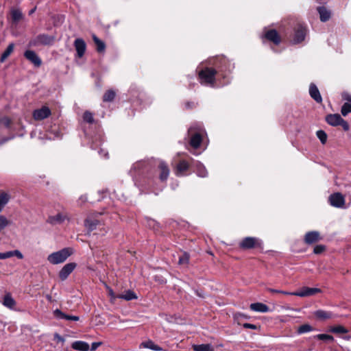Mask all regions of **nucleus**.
I'll return each mask as SVG.
<instances>
[{"label": "nucleus", "mask_w": 351, "mask_h": 351, "mask_svg": "<svg viewBox=\"0 0 351 351\" xmlns=\"http://www.w3.org/2000/svg\"><path fill=\"white\" fill-rule=\"evenodd\" d=\"M267 291H269V292H271V293H273V292H278V293L280 292L278 290H274V289H268Z\"/></svg>", "instance_id": "bf43d9fd"}, {"label": "nucleus", "mask_w": 351, "mask_h": 351, "mask_svg": "<svg viewBox=\"0 0 351 351\" xmlns=\"http://www.w3.org/2000/svg\"><path fill=\"white\" fill-rule=\"evenodd\" d=\"M351 112V104L348 102H346L341 106V113L343 117L347 116L349 113Z\"/></svg>", "instance_id": "e433bc0d"}, {"label": "nucleus", "mask_w": 351, "mask_h": 351, "mask_svg": "<svg viewBox=\"0 0 351 351\" xmlns=\"http://www.w3.org/2000/svg\"><path fill=\"white\" fill-rule=\"evenodd\" d=\"M221 60H223V62H226V59L225 58H221Z\"/></svg>", "instance_id": "338daca9"}, {"label": "nucleus", "mask_w": 351, "mask_h": 351, "mask_svg": "<svg viewBox=\"0 0 351 351\" xmlns=\"http://www.w3.org/2000/svg\"><path fill=\"white\" fill-rule=\"evenodd\" d=\"M190 260V254L184 252L182 255L179 258L178 264L180 265H188Z\"/></svg>", "instance_id": "f704fd0d"}, {"label": "nucleus", "mask_w": 351, "mask_h": 351, "mask_svg": "<svg viewBox=\"0 0 351 351\" xmlns=\"http://www.w3.org/2000/svg\"><path fill=\"white\" fill-rule=\"evenodd\" d=\"M326 250L324 245H317L313 249V253L315 254H320Z\"/></svg>", "instance_id": "49530a36"}, {"label": "nucleus", "mask_w": 351, "mask_h": 351, "mask_svg": "<svg viewBox=\"0 0 351 351\" xmlns=\"http://www.w3.org/2000/svg\"><path fill=\"white\" fill-rule=\"evenodd\" d=\"M325 120L330 125H341L344 131H348L350 129L348 123L342 119L339 114H329L326 115Z\"/></svg>", "instance_id": "7ed1b4c3"}, {"label": "nucleus", "mask_w": 351, "mask_h": 351, "mask_svg": "<svg viewBox=\"0 0 351 351\" xmlns=\"http://www.w3.org/2000/svg\"><path fill=\"white\" fill-rule=\"evenodd\" d=\"M258 245L257 239L254 237H245L239 243V247L243 250H249L256 247Z\"/></svg>", "instance_id": "ddd939ff"}, {"label": "nucleus", "mask_w": 351, "mask_h": 351, "mask_svg": "<svg viewBox=\"0 0 351 351\" xmlns=\"http://www.w3.org/2000/svg\"><path fill=\"white\" fill-rule=\"evenodd\" d=\"M74 47L77 51V57L82 58L84 55L86 49L85 41L82 38H77L74 41Z\"/></svg>", "instance_id": "4468645a"}, {"label": "nucleus", "mask_w": 351, "mask_h": 351, "mask_svg": "<svg viewBox=\"0 0 351 351\" xmlns=\"http://www.w3.org/2000/svg\"><path fill=\"white\" fill-rule=\"evenodd\" d=\"M119 298L124 299L127 301L132 300L137 298V295L136 293L132 290H128L125 291V294L119 295L117 296Z\"/></svg>", "instance_id": "7c9ffc66"}, {"label": "nucleus", "mask_w": 351, "mask_h": 351, "mask_svg": "<svg viewBox=\"0 0 351 351\" xmlns=\"http://www.w3.org/2000/svg\"><path fill=\"white\" fill-rule=\"evenodd\" d=\"M269 311V308L267 305L265 304V312H267Z\"/></svg>", "instance_id": "680f3d73"}, {"label": "nucleus", "mask_w": 351, "mask_h": 351, "mask_svg": "<svg viewBox=\"0 0 351 351\" xmlns=\"http://www.w3.org/2000/svg\"><path fill=\"white\" fill-rule=\"evenodd\" d=\"M93 40L96 45V50L98 53H103L106 49V44L101 40H100L96 35L92 36Z\"/></svg>", "instance_id": "b1692460"}, {"label": "nucleus", "mask_w": 351, "mask_h": 351, "mask_svg": "<svg viewBox=\"0 0 351 351\" xmlns=\"http://www.w3.org/2000/svg\"><path fill=\"white\" fill-rule=\"evenodd\" d=\"M196 293L198 296L203 298L204 296L202 295V293H199L198 291H196Z\"/></svg>", "instance_id": "052dcab7"}, {"label": "nucleus", "mask_w": 351, "mask_h": 351, "mask_svg": "<svg viewBox=\"0 0 351 351\" xmlns=\"http://www.w3.org/2000/svg\"><path fill=\"white\" fill-rule=\"evenodd\" d=\"M317 138L319 139L322 144L324 145L327 141V134L324 130H318L316 132Z\"/></svg>", "instance_id": "4c0bfd02"}, {"label": "nucleus", "mask_w": 351, "mask_h": 351, "mask_svg": "<svg viewBox=\"0 0 351 351\" xmlns=\"http://www.w3.org/2000/svg\"><path fill=\"white\" fill-rule=\"evenodd\" d=\"M189 168V165L186 160H180L176 166V174L180 175L184 171H187Z\"/></svg>", "instance_id": "393cba45"}, {"label": "nucleus", "mask_w": 351, "mask_h": 351, "mask_svg": "<svg viewBox=\"0 0 351 351\" xmlns=\"http://www.w3.org/2000/svg\"><path fill=\"white\" fill-rule=\"evenodd\" d=\"M330 331L333 333H337V334H346L348 332V330L345 327H343L342 326H337L332 327L330 330Z\"/></svg>", "instance_id": "58836bf2"}, {"label": "nucleus", "mask_w": 351, "mask_h": 351, "mask_svg": "<svg viewBox=\"0 0 351 351\" xmlns=\"http://www.w3.org/2000/svg\"><path fill=\"white\" fill-rule=\"evenodd\" d=\"M195 104L193 101H187L185 104V106L187 109H192L195 107Z\"/></svg>", "instance_id": "864d4df0"}, {"label": "nucleus", "mask_w": 351, "mask_h": 351, "mask_svg": "<svg viewBox=\"0 0 351 351\" xmlns=\"http://www.w3.org/2000/svg\"><path fill=\"white\" fill-rule=\"evenodd\" d=\"M102 344V342H93L91 344L90 351L95 350L99 346H100Z\"/></svg>", "instance_id": "3c124183"}, {"label": "nucleus", "mask_w": 351, "mask_h": 351, "mask_svg": "<svg viewBox=\"0 0 351 351\" xmlns=\"http://www.w3.org/2000/svg\"><path fill=\"white\" fill-rule=\"evenodd\" d=\"M319 14L321 21L326 22L330 18V12L324 6H319L317 8Z\"/></svg>", "instance_id": "aec40b11"}, {"label": "nucleus", "mask_w": 351, "mask_h": 351, "mask_svg": "<svg viewBox=\"0 0 351 351\" xmlns=\"http://www.w3.org/2000/svg\"><path fill=\"white\" fill-rule=\"evenodd\" d=\"M10 221L3 215H0V232L10 225Z\"/></svg>", "instance_id": "a19ab883"}, {"label": "nucleus", "mask_w": 351, "mask_h": 351, "mask_svg": "<svg viewBox=\"0 0 351 351\" xmlns=\"http://www.w3.org/2000/svg\"><path fill=\"white\" fill-rule=\"evenodd\" d=\"M343 99L347 100L348 101V103L351 104V96L348 95L345 97H343Z\"/></svg>", "instance_id": "4d7b16f0"}, {"label": "nucleus", "mask_w": 351, "mask_h": 351, "mask_svg": "<svg viewBox=\"0 0 351 351\" xmlns=\"http://www.w3.org/2000/svg\"><path fill=\"white\" fill-rule=\"evenodd\" d=\"M99 223V221L97 219H86L84 221V225L89 231L95 230Z\"/></svg>", "instance_id": "bb28decb"}, {"label": "nucleus", "mask_w": 351, "mask_h": 351, "mask_svg": "<svg viewBox=\"0 0 351 351\" xmlns=\"http://www.w3.org/2000/svg\"><path fill=\"white\" fill-rule=\"evenodd\" d=\"M8 253H10L11 254V257L13 256H16L18 258L22 259L23 258V254L21 252L17 250L14 251H9Z\"/></svg>", "instance_id": "09e8293b"}, {"label": "nucleus", "mask_w": 351, "mask_h": 351, "mask_svg": "<svg viewBox=\"0 0 351 351\" xmlns=\"http://www.w3.org/2000/svg\"><path fill=\"white\" fill-rule=\"evenodd\" d=\"M243 326L245 328H250V329H253V330H256L258 328V326L256 325L252 324H248V323L243 324ZM258 328H260L261 326H259Z\"/></svg>", "instance_id": "8fccbe9b"}, {"label": "nucleus", "mask_w": 351, "mask_h": 351, "mask_svg": "<svg viewBox=\"0 0 351 351\" xmlns=\"http://www.w3.org/2000/svg\"><path fill=\"white\" fill-rule=\"evenodd\" d=\"M79 200L81 201L82 203H85L87 201V197L86 195H82Z\"/></svg>", "instance_id": "5fc2aeb1"}, {"label": "nucleus", "mask_w": 351, "mask_h": 351, "mask_svg": "<svg viewBox=\"0 0 351 351\" xmlns=\"http://www.w3.org/2000/svg\"><path fill=\"white\" fill-rule=\"evenodd\" d=\"M216 69L210 67H206L202 69L198 74L202 83L213 85L215 82Z\"/></svg>", "instance_id": "f03ea898"}, {"label": "nucleus", "mask_w": 351, "mask_h": 351, "mask_svg": "<svg viewBox=\"0 0 351 351\" xmlns=\"http://www.w3.org/2000/svg\"><path fill=\"white\" fill-rule=\"evenodd\" d=\"M11 122V119L8 117L0 118V125H3L5 128H9L10 126Z\"/></svg>", "instance_id": "a18cd8bd"}, {"label": "nucleus", "mask_w": 351, "mask_h": 351, "mask_svg": "<svg viewBox=\"0 0 351 351\" xmlns=\"http://www.w3.org/2000/svg\"><path fill=\"white\" fill-rule=\"evenodd\" d=\"M36 10V8H35L34 9L32 10L29 12V14H32V13L34 12V10Z\"/></svg>", "instance_id": "69168bd1"}, {"label": "nucleus", "mask_w": 351, "mask_h": 351, "mask_svg": "<svg viewBox=\"0 0 351 351\" xmlns=\"http://www.w3.org/2000/svg\"><path fill=\"white\" fill-rule=\"evenodd\" d=\"M11 257V254L8 252L4 253H0V259H6Z\"/></svg>", "instance_id": "603ef678"}, {"label": "nucleus", "mask_w": 351, "mask_h": 351, "mask_svg": "<svg viewBox=\"0 0 351 351\" xmlns=\"http://www.w3.org/2000/svg\"><path fill=\"white\" fill-rule=\"evenodd\" d=\"M314 314L317 318L322 319H329V318H331V317H332L331 313L326 312L323 310H317L315 312Z\"/></svg>", "instance_id": "2f4dec72"}, {"label": "nucleus", "mask_w": 351, "mask_h": 351, "mask_svg": "<svg viewBox=\"0 0 351 351\" xmlns=\"http://www.w3.org/2000/svg\"><path fill=\"white\" fill-rule=\"evenodd\" d=\"M83 119L85 122L90 124L93 123L95 121L93 113L89 111H85L84 112Z\"/></svg>", "instance_id": "ea45409f"}, {"label": "nucleus", "mask_w": 351, "mask_h": 351, "mask_svg": "<svg viewBox=\"0 0 351 351\" xmlns=\"http://www.w3.org/2000/svg\"><path fill=\"white\" fill-rule=\"evenodd\" d=\"M55 338L57 339L58 341H63L64 339L60 335H59L58 333L55 334Z\"/></svg>", "instance_id": "6e6d98bb"}, {"label": "nucleus", "mask_w": 351, "mask_h": 351, "mask_svg": "<svg viewBox=\"0 0 351 351\" xmlns=\"http://www.w3.org/2000/svg\"><path fill=\"white\" fill-rule=\"evenodd\" d=\"M344 339H346V340H349V339H351V337L350 336H346V337H344Z\"/></svg>", "instance_id": "0e129e2a"}, {"label": "nucleus", "mask_w": 351, "mask_h": 351, "mask_svg": "<svg viewBox=\"0 0 351 351\" xmlns=\"http://www.w3.org/2000/svg\"><path fill=\"white\" fill-rule=\"evenodd\" d=\"M196 173L199 177L205 178L208 172L205 168V167L200 162H197L195 165Z\"/></svg>", "instance_id": "c756f323"}, {"label": "nucleus", "mask_w": 351, "mask_h": 351, "mask_svg": "<svg viewBox=\"0 0 351 351\" xmlns=\"http://www.w3.org/2000/svg\"><path fill=\"white\" fill-rule=\"evenodd\" d=\"M158 169L160 171V173L159 175V178H160V181H162V182L166 181L169 177V172H170V170H169L167 165L165 162L161 161L159 163Z\"/></svg>", "instance_id": "dca6fc26"}, {"label": "nucleus", "mask_w": 351, "mask_h": 351, "mask_svg": "<svg viewBox=\"0 0 351 351\" xmlns=\"http://www.w3.org/2000/svg\"><path fill=\"white\" fill-rule=\"evenodd\" d=\"M116 93L112 89H109L105 92L103 95L102 100L104 102H112L114 101Z\"/></svg>", "instance_id": "cd10ccee"}, {"label": "nucleus", "mask_w": 351, "mask_h": 351, "mask_svg": "<svg viewBox=\"0 0 351 351\" xmlns=\"http://www.w3.org/2000/svg\"><path fill=\"white\" fill-rule=\"evenodd\" d=\"M330 204L336 208H343L345 205L344 196L341 193H335L328 197Z\"/></svg>", "instance_id": "423d86ee"}, {"label": "nucleus", "mask_w": 351, "mask_h": 351, "mask_svg": "<svg viewBox=\"0 0 351 351\" xmlns=\"http://www.w3.org/2000/svg\"><path fill=\"white\" fill-rule=\"evenodd\" d=\"M75 263H69L66 264L59 271L58 276L62 281L65 280L68 276L73 272L76 267Z\"/></svg>", "instance_id": "6e6552de"}, {"label": "nucleus", "mask_w": 351, "mask_h": 351, "mask_svg": "<svg viewBox=\"0 0 351 351\" xmlns=\"http://www.w3.org/2000/svg\"><path fill=\"white\" fill-rule=\"evenodd\" d=\"M66 215H63L61 213H58L55 216H49L46 221L47 223L51 225L60 224L66 219Z\"/></svg>", "instance_id": "a211bd4d"}, {"label": "nucleus", "mask_w": 351, "mask_h": 351, "mask_svg": "<svg viewBox=\"0 0 351 351\" xmlns=\"http://www.w3.org/2000/svg\"><path fill=\"white\" fill-rule=\"evenodd\" d=\"M73 253L72 248L65 247L49 254L47 261L52 265H58L64 262Z\"/></svg>", "instance_id": "f257e3e1"}, {"label": "nucleus", "mask_w": 351, "mask_h": 351, "mask_svg": "<svg viewBox=\"0 0 351 351\" xmlns=\"http://www.w3.org/2000/svg\"><path fill=\"white\" fill-rule=\"evenodd\" d=\"M71 348L76 350L88 351L89 350V345L85 341H76L72 343Z\"/></svg>", "instance_id": "4be33fe9"}, {"label": "nucleus", "mask_w": 351, "mask_h": 351, "mask_svg": "<svg viewBox=\"0 0 351 351\" xmlns=\"http://www.w3.org/2000/svg\"><path fill=\"white\" fill-rule=\"evenodd\" d=\"M245 318V319H249L250 317L241 313H237L234 314V319L236 322H237L238 324H241V319Z\"/></svg>", "instance_id": "c03bdc74"}, {"label": "nucleus", "mask_w": 351, "mask_h": 351, "mask_svg": "<svg viewBox=\"0 0 351 351\" xmlns=\"http://www.w3.org/2000/svg\"><path fill=\"white\" fill-rule=\"evenodd\" d=\"M12 19L14 22H19L23 18V14L19 9H15L11 12Z\"/></svg>", "instance_id": "72a5a7b5"}, {"label": "nucleus", "mask_w": 351, "mask_h": 351, "mask_svg": "<svg viewBox=\"0 0 351 351\" xmlns=\"http://www.w3.org/2000/svg\"><path fill=\"white\" fill-rule=\"evenodd\" d=\"M322 239L320 233L318 231H310L305 234L304 241L307 245H312Z\"/></svg>", "instance_id": "9d476101"}, {"label": "nucleus", "mask_w": 351, "mask_h": 351, "mask_svg": "<svg viewBox=\"0 0 351 351\" xmlns=\"http://www.w3.org/2000/svg\"><path fill=\"white\" fill-rule=\"evenodd\" d=\"M306 34V27L302 25H298L295 29L294 36L293 39V43L297 44L302 42L305 38Z\"/></svg>", "instance_id": "1a4fd4ad"}, {"label": "nucleus", "mask_w": 351, "mask_h": 351, "mask_svg": "<svg viewBox=\"0 0 351 351\" xmlns=\"http://www.w3.org/2000/svg\"><path fill=\"white\" fill-rule=\"evenodd\" d=\"M202 141V135L199 133H195L191 138L190 145L192 147L197 149L200 146Z\"/></svg>", "instance_id": "5701e85b"}, {"label": "nucleus", "mask_w": 351, "mask_h": 351, "mask_svg": "<svg viewBox=\"0 0 351 351\" xmlns=\"http://www.w3.org/2000/svg\"><path fill=\"white\" fill-rule=\"evenodd\" d=\"M141 346L145 348H150L153 350L158 351L160 350V348L157 345H155L154 342L151 340L142 342L141 344Z\"/></svg>", "instance_id": "473e14b6"}, {"label": "nucleus", "mask_w": 351, "mask_h": 351, "mask_svg": "<svg viewBox=\"0 0 351 351\" xmlns=\"http://www.w3.org/2000/svg\"><path fill=\"white\" fill-rule=\"evenodd\" d=\"M322 290L319 288H311L307 287H302L300 290L294 292V293H289L282 291L281 293L286 295H293L300 297H306L310 295H313L316 293H320Z\"/></svg>", "instance_id": "39448f33"}, {"label": "nucleus", "mask_w": 351, "mask_h": 351, "mask_svg": "<svg viewBox=\"0 0 351 351\" xmlns=\"http://www.w3.org/2000/svg\"><path fill=\"white\" fill-rule=\"evenodd\" d=\"M53 314L57 318L59 319H64L71 321H78L80 319V317L78 316L66 315L60 309H56L53 311Z\"/></svg>", "instance_id": "6ab92c4d"}, {"label": "nucleus", "mask_w": 351, "mask_h": 351, "mask_svg": "<svg viewBox=\"0 0 351 351\" xmlns=\"http://www.w3.org/2000/svg\"><path fill=\"white\" fill-rule=\"evenodd\" d=\"M3 306H6L8 308L14 309L16 305V301L12 298L10 293H6L1 301Z\"/></svg>", "instance_id": "f3484780"}, {"label": "nucleus", "mask_w": 351, "mask_h": 351, "mask_svg": "<svg viewBox=\"0 0 351 351\" xmlns=\"http://www.w3.org/2000/svg\"><path fill=\"white\" fill-rule=\"evenodd\" d=\"M46 298H47V300H48V301H49V302H51V301H52V297H51V295H49V294H47V295H46Z\"/></svg>", "instance_id": "13d9d810"}, {"label": "nucleus", "mask_w": 351, "mask_h": 351, "mask_svg": "<svg viewBox=\"0 0 351 351\" xmlns=\"http://www.w3.org/2000/svg\"><path fill=\"white\" fill-rule=\"evenodd\" d=\"M312 330H313V327L311 325L306 324L301 325L298 328L297 332L298 334H303V333L308 332H310Z\"/></svg>", "instance_id": "c9c22d12"}, {"label": "nucleus", "mask_w": 351, "mask_h": 351, "mask_svg": "<svg viewBox=\"0 0 351 351\" xmlns=\"http://www.w3.org/2000/svg\"><path fill=\"white\" fill-rule=\"evenodd\" d=\"M194 351H215L213 347L210 344L193 345Z\"/></svg>", "instance_id": "c85d7f7f"}, {"label": "nucleus", "mask_w": 351, "mask_h": 351, "mask_svg": "<svg viewBox=\"0 0 351 351\" xmlns=\"http://www.w3.org/2000/svg\"><path fill=\"white\" fill-rule=\"evenodd\" d=\"M315 338L323 341H333L334 338L332 335L327 334H319L315 336Z\"/></svg>", "instance_id": "37998d69"}, {"label": "nucleus", "mask_w": 351, "mask_h": 351, "mask_svg": "<svg viewBox=\"0 0 351 351\" xmlns=\"http://www.w3.org/2000/svg\"><path fill=\"white\" fill-rule=\"evenodd\" d=\"M154 280L161 285L165 284L167 282L165 278L162 275H158V274L155 275Z\"/></svg>", "instance_id": "de8ad7c7"}, {"label": "nucleus", "mask_w": 351, "mask_h": 351, "mask_svg": "<svg viewBox=\"0 0 351 351\" xmlns=\"http://www.w3.org/2000/svg\"><path fill=\"white\" fill-rule=\"evenodd\" d=\"M10 199L11 195L10 193L3 191H0V213Z\"/></svg>", "instance_id": "412c9836"}, {"label": "nucleus", "mask_w": 351, "mask_h": 351, "mask_svg": "<svg viewBox=\"0 0 351 351\" xmlns=\"http://www.w3.org/2000/svg\"><path fill=\"white\" fill-rule=\"evenodd\" d=\"M54 36H49L45 34H41L38 35L35 38L30 40L29 45L31 46H38V45H52L55 40Z\"/></svg>", "instance_id": "20e7f679"}, {"label": "nucleus", "mask_w": 351, "mask_h": 351, "mask_svg": "<svg viewBox=\"0 0 351 351\" xmlns=\"http://www.w3.org/2000/svg\"><path fill=\"white\" fill-rule=\"evenodd\" d=\"M14 49V44L10 43L2 53L0 58V62L3 63L5 60L10 56V54L13 52Z\"/></svg>", "instance_id": "a878e982"}, {"label": "nucleus", "mask_w": 351, "mask_h": 351, "mask_svg": "<svg viewBox=\"0 0 351 351\" xmlns=\"http://www.w3.org/2000/svg\"><path fill=\"white\" fill-rule=\"evenodd\" d=\"M25 58L31 62L35 66L39 67L42 61L39 56L36 54L34 51L32 50H27L24 53Z\"/></svg>", "instance_id": "f8f14e48"}, {"label": "nucleus", "mask_w": 351, "mask_h": 351, "mask_svg": "<svg viewBox=\"0 0 351 351\" xmlns=\"http://www.w3.org/2000/svg\"><path fill=\"white\" fill-rule=\"evenodd\" d=\"M51 114V110L47 106H43L40 109H36L33 111V118L36 121H41L49 117Z\"/></svg>", "instance_id": "0eeeda50"}, {"label": "nucleus", "mask_w": 351, "mask_h": 351, "mask_svg": "<svg viewBox=\"0 0 351 351\" xmlns=\"http://www.w3.org/2000/svg\"><path fill=\"white\" fill-rule=\"evenodd\" d=\"M265 39L273 43L275 45H278L281 43V37L275 29L265 32Z\"/></svg>", "instance_id": "9b49d317"}, {"label": "nucleus", "mask_w": 351, "mask_h": 351, "mask_svg": "<svg viewBox=\"0 0 351 351\" xmlns=\"http://www.w3.org/2000/svg\"><path fill=\"white\" fill-rule=\"evenodd\" d=\"M251 310L258 312H263V303L257 302L250 304Z\"/></svg>", "instance_id": "79ce46f5"}, {"label": "nucleus", "mask_w": 351, "mask_h": 351, "mask_svg": "<svg viewBox=\"0 0 351 351\" xmlns=\"http://www.w3.org/2000/svg\"><path fill=\"white\" fill-rule=\"evenodd\" d=\"M309 95L317 103L322 102V97L317 86L314 83H311L309 86Z\"/></svg>", "instance_id": "2eb2a0df"}, {"label": "nucleus", "mask_w": 351, "mask_h": 351, "mask_svg": "<svg viewBox=\"0 0 351 351\" xmlns=\"http://www.w3.org/2000/svg\"><path fill=\"white\" fill-rule=\"evenodd\" d=\"M109 293H110V295L111 296H113V297H114L113 291H112V289H110V292H109Z\"/></svg>", "instance_id": "e2e57ef3"}]
</instances>
